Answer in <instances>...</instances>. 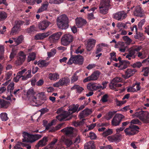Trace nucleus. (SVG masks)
I'll use <instances>...</instances> for the list:
<instances>
[{
    "instance_id": "f257e3e1",
    "label": "nucleus",
    "mask_w": 149,
    "mask_h": 149,
    "mask_svg": "<svg viewBox=\"0 0 149 149\" xmlns=\"http://www.w3.org/2000/svg\"><path fill=\"white\" fill-rule=\"evenodd\" d=\"M68 21V18L65 14L58 17L57 19V24L58 27L62 29H67L69 26Z\"/></svg>"
},
{
    "instance_id": "f03ea898",
    "label": "nucleus",
    "mask_w": 149,
    "mask_h": 149,
    "mask_svg": "<svg viewBox=\"0 0 149 149\" xmlns=\"http://www.w3.org/2000/svg\"><path fill=\"white\" fill-rule=\"evenodd\" d=\"M134 117H136L145 123H149V113L147 111L141 110L137 111L133 115Z\"/></svg>"
},
{
    "instance_id": "7ed1b4c3",
    "label": "nucleus",
    "mask_w": 149,
    "mask_h": 149,
    "mask_svg": "<svg viewBox=\"0 0 149 149\" xmlns=\"http://www.w3.org/2000/svg\"><path fill=\"white\" fill-rule=\"evenodd\" d=\"M141 48L142 47L140 46H133L130 48L128 49V53L125 54V58L129 60H131L132 58H135L136 56L135 52H139Z\"/></svg>"
},
{
    "instance_id": "20e7f679",
    "label": "nucleus",
    "mask_w": 149,
    "mask_h": 149,
    "mask_svg": "<svg viewBox=\"0 0 149 149\" xmlns=\"http://www.w3.org/2000/svg\"><path fill=\"white\" fill-rule=\"evenodd\" d=\"M35 94L33 88H30L26 93L27 97L30 101L31 104L34 106H38L39 104L38 103L36 97L34 96Z\"/></svg>"
},
{
    "instance_id": "39448f33",
    "label": "nucleus",
    "mask_w": 149,
    "mask_h": 149,
    "mask_svg": "<svg viewBox=\"0 0 149 149\" xmlns=\"http://www.w3.org/2000/svg\"><path fill=\"white\" fill-rule=\"evenodd\" d=\"M84 61V58L81 55H72L67 63L68 65H71L74 63L79 65H82Z\"/></svg>"
},
{
    "instance_id": "423d86ee",
    "label": "nucleus",
    "mask_w": 149,
    "mask_h": 149,
    "mask_svg": "<svg viewBox=\"0 0 149 149\" xmlns=\"http://www.w3.org/2000/svg\"><path fill=\"white\" fill-rule=\"evenodd\" d=\"M109 0H102L99 6L100 12L105 14L108 12L110 6Z\"/></svg>"
},
{
    "instance_id": "0eeeda50",
    "label": "nucleus",
    "mask_w": 149,
    "mask_h": 149,
    "mask_svg": "<svg viewBox=\"0 0 149 149\" xmlns=\"http://www.w3.org/2000/svg\"><path fill=\"white\" fill-rule=\"evenodd\" d=\"M139 127L136 125H133L126 128L124 130V132L126 135H133L138 132Z\"/></svg>"
},
{
    "instance_id": "6e6552de",
    "label": "nucleus",
    "mask_w": 149,
    "mask_h": 149,
    "mask_svg": "<svg viewBox=\"0 0 149 149\" xmlns=\"http://www.w3.org/2000/svg\"><path fill=\"white\" fill-rule=\"evenodd\" d=\"M73 39V37L70 34L64 35L61 38V44L64 46H67L72 42Z\"/></svg>"
},
{
    "instance_id": "1a4fd4ad",
    "label": "nucleus",
    "mask_w": 149,
    "mask_h": 149,
    "mask_svg": "<svg viewBox=\"0 0 149 149\" xmlns=\"http://www.w3.org/2000/svg\"><path fill=\"white\" fill-rule=\"evenodd\" d=\"M70 82L69 78L67 77H65L61 79L58 82L53 84V86L55 87H58L68 85Z\"/></svg>"
},
{
    "instance_id": "9d476101",
    "label": "nucleus",
    "mask_w": 149,
    "mask_h": 149,
    "mask_svg": "<svg viewBox=\"0 0 149 149\" xmlns=\"http://www.w3.org/2000/svg\"><path fill=\"white\" fill-rule=\"evenodd\" d=\"M124 118L122 114L117 113L115 114L111 121V124L114 126H117L119 125L122 119Z\"/></svg>"
},
{
    "instance_id": "9b49d317",
    "label": "nucleus",
    "mask_w": 149,
    "mask_h": 149,
    "mask_svg": "<svg viewBox=\"0 0 149 149\" xmlns=\"http://www.w3.org/2000/svg\"><path fill=\"white\" fill-rule=\"evenodd\" d=\"M100 73L97 71L94 72L90 76L85 78L83 80L84 82H86L90 81L96 80L97 79Z\"/></svg>"
},
{
    "instance_id": "f8f14e48",
    "label": "nucleus",
    "mask_w": 149,
    "mask_h": 149,
    "mask_svg": "<svg viewBox=\"0 0 149 149\" xmlns=\"http://www.w3.org/2000/svg\"><path fill=\"white\" fill-rule=\"evenodd\" d=\"M62 34V33L61 32H58L53 34L49 37V39L50 42L52 43L56 42L59 39Z\"/></svg>"
},
{
    "instance_id": "ddd939ff",
    "label": "nucleus",
    "mask_w": 149,
    "mask_h": 149,
    "mask_svg": "<svg viewBox=\"0 0 149 149\" xmlns=\"http://www.w3.org/2000/svg\"><path fill=\"white\" fill-rule=\"evenodd\" d=\"M137 71L134 68L127 69L125 72V74H122V77L125 79H127L133 75Z\"/></svg>"
},
{
    "instance_id": "4468645a",
    "label": "nucleus",
    "mask_w": 149,
    "mask_h": 149,
    "mask_svg": "<svg viewBox=\"0 0 149 149\" xmlns=\"http://www.w3.org/2000/svg\"><path fill=\"white\" fill-rule=\"evenodd\" d=\"M51 24V23L48 21L45 20L40 22L39 24L38 27L41 31L45 30Z\"/></svg>"
},
{
    "instance_id": "2eb2a0df",
    "label": "nucleus",
    "mask_w": 149,
    "mask_h": 149,
    "mask_svg": "<svg viewBox=\"0 0 149 149\" xmlns=\"http://www.w3.org/2000/svg\"><path fill=\"white\" fill-rule=\"evenodd\" d=\"M19 57L16 61V64L17 65H21L26 59V55L22 52H20L18 54Z\"/></svg>"
},
{
    "instance_id": "dca6fc26",
    "label": "nucleus",
    "mask_w": 149,
    "mask_h": 149,
    "mask_svg": "<svg viewBox=\"0 0 149 149\" xmlns=\"http://www.w3.org/2000/svg\"><path fill=\"white\" fill-rule=\"evenodd\" d=\"M127 16L126 13L123 11H121L115 14L113 18L116 20L120 21L124 19Z\"/></svg>"
},
{
    "instance_id": "f3484780",
    "label": "nucleus",
    "mask_w": 149,
    "mask_h": 149,
    "mask_svg": "<svg viewBox=\"0 0 149 149\" xmlns=\"http://www.w3.org/2000/svg\"><path fill=\"white\" fill-rule=\"evenodd\" d=\"M96 40L93 38L89 39L87 40V44L86 45V50L88 51H91L95 46Z\"/></svg>"
},
{
    "instance_id": "a211bd4d",
    "label": "nucleus",
    "mask_w": 149,
    "mask_h": 149,
    "mask_svg": "<svg viewBox=\"0 0 149 149\" xmlns=\"http://www.w3.org/2000/svg\"><path fill=\"white\" fill-rule=\"evenodd\" d=\"M141 87L140 84L137 83L127 88V91L128 92H134L139 90Z\"/></svg>"
},
{
    "instance_id": "6ab92c4d",
    "label": "nucleus",
    "mask_w": 149,
    "mask_h": 149,
    "mask_svg": "<svg viewBox=\"0 0 149 149\" xmlns=\"http://www.w3.org/2000/svg\"><path fill=\"white\" fill-rule=\"evenodd\" d=\"M76 24L78 28H81L87 24L86 20L82 18H77L75 19Z\"/></svg>"
},
{
    "instance_id": "aec40b11",
    "label": "nucleus",
    "mask_w": 149,
    "mask_h": 149,
    "mask_svg": "<svg viewBox=\"0 0 149 149\" xmlns=\"http://www.w3.org/2000/svg\"><path fill=\"white\" fill-rule=\"evenodd\" d=\"M48 141V138L46 137H44L42 139L40 140L37 144L36 146V147L38 148L40 147H43L46 145L47 144V142Z\"/></svg>"
},
{
    "instance_id": "412c9836",
    "label": "nucleus",
    "mask_w": 149,
    "mask_h": 149,
    "mask_svg": "<svg viewBox=\"0 0 149 149\" xmlns=\"http://www.w3.org/2000/svg\"><path fill=\"white\" fill-rule=\"evenodd\" d=\"M134 14L135 16L140 17H143L144 15L142 13L141 8L139 6L135 7L134 11Z\"/></svg>"
},
{
    "instance_id": "4be33fe9",
    "label": "nucleus",
    "mask_w": 149,
    "mask_h": 149,
    "mask_svg": "<svg viewBox=\"0 0 149 149\" xmlns=\"http://www.w3.org/2000/svg\"><path fill=\"white\" fill-rule=\"evenodd\" d=\"M115 47L118 49L120 52H125L127 46L125 45L123 42H120L116 44Z\"/></svg>"
},
{
    "instance_id": "5701e85b",
    "label": "nucleus",
    "mask_w": 149,
    "mask_h": 149,
    "mask_svg": "<svg viewBox=\"0 0 149 149\" xmlns=\"http://www.w3.org/2000/svg\"><path fill=\"white\" fill-rule=\"evenodd\" d=\"M70 115L69 111H65L56 117V118L60 121L64 120Z\"/></svg>"
},
{
    "instance_id": "b1692460",
    "label": "nucleus",
    "mask_w": 149,
    "mask_h": 149,
    "mask_svg": "<svg viewBox=\"0 0 149 149\" xmlns=\"http://www.w3.org/2000/svg\"><path fill=\"white\" fill-rule=\"evenodd\" d=\"M59 74L56 72L50 73L48 75V78L52 81H56L59 79Z\"/></svg>"
},
{
    "instance_id": "393cba45",
    "label": "nucleus",
    "mask_w": 149,
    "mask_h": 149,
    "mask_svg": "<svg viewBox=\"0 0 149 149\" xmlns=\"http://www.w3.org/2000/svg\"><path fill=\"white\" fill-rule=\"evenodd\" d=\"M73 127H70L63 128L61 130V132L66 135H69L73 133Z\"/></svg>"
},
{
    "instance_id": "a878e982",
    "label": "nucleus",
    "mask_w": 149,
    "mask_h": 149,
    "mask_svg": "<svg viewBox=\"0 0 149 149\" xmlns=\"http://www.w3.org/2000/svg\"><path fill=\"white\" fill-rule=\"evenodd\" d=\"M49 35V32L39 33L35 36V38L36 40L43 39L44 38L48 36Z\"/></svg>"
},
{
    "instance_id": "bb28decb",
    "label": "nucleus",
    "mask_w": 149,
    "mask_h": 149,
    "mask_svg": "<svg viewBox=\"0 0 149 149\" xmlns=\"http://www.w3.org/2000/svg\"><path fill=\"white\" fill-rule=\"evenodd\" d=\"M95 146L93 141H89L85 144V149H94Z\"/></svg>"
},
{
    "instance_id": "cd10ccee",
    "label": "nucleus",
    "mask_w": 149,
    "mask_h": 149,
    "mask_svg": "<svg viewBox=\"0 0 149 149\" xmlns=\"http://www.w3.org/2000/svg\"><path fill=\"white\" fill-rule=\"evenodd\" d=\"M91 110L88 109H86L80 113V116L81 118H84L85 116L91 114Z\"/></svg>"
},
{
    "instance_id": "c85d7f7f",
    "label": "nucleus",
    "mask_w": 149,
    "mask_h": 149,
    "mask_svg": "<svg viewBox=\"0 0 149 149\" xmlns=\"http://www.w3.org/2000/svg\"><path fill=\"white\" fill-rule=\"evenodd\" d=\"M23 138L22 139L23 142H29L31 134L26 132H24L22 133Z\"/></svg>"
},
{
    "instance_id": "c756f323",
    "label": "nucleus",
    "mask_w": 149,
    "mask_h": 149,
    "mask_svg": "<svg viewBox=\"0 0 149 149\" xmlns=\"http://www.w3.org/2000/svg\"><path fill=\"white\" fill-rule=\"evenodd\" d=\"M12 39L16 43L17 45L21 43L24 39V37L22 35H21L18 37L17 38H13Z\"/></svg>"
},
{
    "instance_id": "7c9ffc66",
    "label": "nucleus",
    "mask_w": 149,
    "mask_h": 149,
    "mask_svg": "<svg viewBox=\"0 0 149 149\" xmlns=\"http://www.w3.org/2000/svg\"><path fill=\"white\" fill-rule=\"evenodd\" d=\"M10 102H9L5 101L3 100H0L1 108H7L10 105Z\"/></svg>"
},
{
    "instance_id": "2f4dec72",
    "label": "nucleus",
    "mask_w": 149,
    "mask_h": 149,
    "mask_svg": "<svg viewBox=\"0 0 149 149\" xmlns=\"http://www.w3.org/2000/svg\"><path fill=\"white\" fill-rule=\"evenodd\" d=\"M22 1L24 2L26 1L27 3L30 5H34L35 2H36L38 4L41 3L42 2V0H21Z\"/></svg>"
},
{
    "instance_id": "473e14b6",
    "label": "nucleus",
    "mask_w": 149,
    "mask_h": 149,
    "mask_svg": "<svg viewBox=\"0 0 149 149\" xmlns=\"http://www.w3.org/2000/svg\"><path fill=\"white\" fill-rule=\"evenodd\" d=\"M109 140L111 142H119L120 140V137L117 135L109 136Z\"/></svg>"
},
{
    "instance_id": "72a5a7b5",
    "label": "nucleus",
    "mask_w": 149,
    "mask_h": 149,
    "mask_svg": "<svg viewBox=\"0 0 149 149\" xmlns=\"http://www.w3.org/2000/svg\"><path fill=\"white\" fill-rule=\"evenodd\" d=\"M72 90L76 89L77 92L78 93H80L84 90L83 88L79 86L78 85H75L72 86L71 88Z\"/></svg>"
},
{
    "instance_id": "f704fd0d",
    "label": "nucleus",
    "mask_w": 149,
    "mask_h": 149,
    "mask_svg": "<svg viewBox=\"0 0 149 149\" xmlns=\"http://www.w3.org/2000/svg\"><path fill=\"white\" fill-rule=\"evenodd\" d=\"M48 5V3L47 2L45 3L42 5L40 8L38 10L37 13L41 12L47 9Z\"/></svg>"
},
{
    "instance_id": "c9c22d12",
    "label": "nucleus",
    "mask_w": 149,
    "mask_h": 149,
    "mask_svg": "<svg viewBox=\"0 0 149 149\" xmlns=\"http://www.w3.org/2000/svg\"><path fill=\"white\" fill-rule=\"evenodd\" d=\"M22 89L21 88L18 89H16L14 90L13 93L15 95L16 97H19L21 95L22 92Z\"/></svg>"
},
{
    "instance_id": "e433bc0d",
    "label": "nucleus",
    "mask_w": 149,
    "mask_h": 149,
    "mask_svg": "<svg viewBox=\"0 0 149 149\" xmlns=\"http://www.w3.org/2000/svg\"><path fill=\"white\" fill-rule=\"evenodd\" d=\"M129 63L128 61H123V62L119 64V68L121 70H123L126 69L127 67V65L126 63Z\"/></svg>"
},
{
    "instance_id": "4c0bfd02",
    "label": "nucleus",
    "mask_w": 149,
    "mask_h": 149,
    "mask_svg": "<svg viewBox=\"0 0 149 149\" xmlns=\"http://www.w3.org/2000/svg\"><path fill=\"white\" fill-rule=\"evenodd\" d=\"M134 38L136 39L142 40L144 38V36L143 33L138 32L137 31L136 32V35L134 36Z\"/></svg>"
},
{
    "instance_id": "58836bf2",
    "label": "nucleus",
    "mask_w": 149,
    "mask_h": 149,
    "mask_svg": "<svg viewBox=\"0 0 149 149\" xmlns=\"http://www.w3.org/2000/svg\"><path fill=\"white\" fill-rule=\"evenodd\" d=\"M141 72H143L142 74L144 76H148L149 73V68L148 67H143L142 69Z\"/></svg>"
},
{
    "instance_id": "ea45409f",
    "label": "nucleus",
    "mask_w": 149,
    "mask_h": 149,
    "mask_svg": "<svg viewBox=\"0 0 149 149\" xmlns=\"http://www.w3.org/2000/svg\"><path fill=\"white\" fill-rule=\"evenodd\" d=\"M36 57V54L34 52H32L29 54L27 59L28 62L34 60Z\"/></svg>"
},
{
    "instance_id": "a19ab883",
    "label": "nucleus",
    "mask_w": 149,
    "mask_h": 149,
    "mask_svg": "<svg viewBox=\"0 0 149 149\" xmlns=\"http://www.w3.org/2000/svg\"><path fill=\"white\" fill-rule=\"evenodd\" d=\"M122 79L120 77H116L114 78L111 81L110 85V87H111V84L120 82L122 81Z\"/></svg>"
},
{
    "instance_id": "79ce46f5",
    "label": "nucleus",
    "mask_w": 149,
    "mask_h": 149,
    "mask_svg": "<svg viewBox=\"0 0 149 149\" xmlns=\"http://www.w3.org/2000/svg\"><path fill=\"white\" fill-rule=\"evenodd\" d=\"M48 64V63H46V61L43 60H40L38 64V65L40 67H43L47 66Z\"/></svg>"
},
{
    "instance_id": "37998d69",
    "label": "nucleus",
    "mask_w": 149,
    "mask_h": 149,
    "mask_svg": "<svg viewBox=\"0 0 149 149\" xmlns=\"http://www.w3.org/2000/svg\"><path fill=\"white\" fill-rule=\"evenodd\" d=\"M7 13L3 11L0 12V21L4 20L7 17Z\"/></svg>"
},
{
    "instance_id": "c03bdc74",
    "label": "nucleus",
    "mask_w": 149,
    "mask_h": 149,
    "mask_svg": "<svg viewBox=\"0 0 149 149\" xmlns=\"http://www.w3.org/2000/svg\"><path fill=\"white\" fill-rule=\"evenodd\" d=\"M4 47L3 45H0V60L3 58V54L4 52Z\"/></svg>"
},
{
    "instance_id": "a18cd8bd",
    "label": "nucleus",
    "mask_w": 149,
    "mask_h": 149,
    "mask_svg": "<svg viewBox=\"0 0 149 149\" xmlns=\"http://www.w3.org/2000/svg\"><path fill=\"white\" fill-rule=\"evenodd\" d=\"M116 111H109L108 112L106 116V118L107 120H109L113 116L114 114L116 113Z\"/></svg>"
},
{
    "instance_id": "49530a36",
    "label": "nucleus",
    "mask_w": 149,
    "mask_h": 149,
    "mask_svg": "<svg viewBox=\"0 0 149 149\" xmlns=\"http://www.w3.org/2000/svg\"><path fill=\"white\" fill-rule=\"evenodd\" d=\"M56 53V49H52L49 52H47V54L48 57L49 58H50L52 57H53L54 56Z\"/></svg>"
},
{
    "instance_id": "de8ad7c7",
    "label": "nucleus",
    "mask_w": 149,
    "mask_h": 149,
    "mask_svg": "<svg viewBox=\"0 0 149 149\" xmlns=\"http://www.w3.org/2000/svg\"><path fill=\"white\" fill-rule=\"evenodd\" d=\"M14 83H11L7 87L8 91H10V93L13 92L14 88Z\"/></svg>"
},
{
    "instance_id": "09e8293b",
    "label": "nucleus",
    "mask_w": 149,
    "mask_h": 149,
    "mask_svg": "<svg viewBox=\"0 0 149 149\" xmlns=\"http://www.w3.org/2000/svg\"><path fill=\"white\" fill-rule=\"evenodd\" d=\"M142 62L141 63L140 62H137L132 65L131 66L134 68H139L142 66Z\"/></svg>"
},
{
    "instance_id": "8fccbe9b",
    "label": "nucleus",
    "mask_w": 149,
    "mask_h": 149,
    "mask_svg": "<svg viewBox=\"0 0 149 149\" xmlns=\"http://www.w3.org/2000/svg\"><path fill=\"white\" fill-rule=\"evenodd\" d=\"M0 117L2 121H6L8 119L7 114L6 113H2L0 115Z\"/></svg>"
},
{
    "instance_id": "3c124183",
    "label": "nucleus",
    "mask_w": 149,
    "mask_h": 149,
    "mask_svg": "<svg viewBox=\"0 0 149 149\" xmlns=\"http://www.w3.org/2000/svg\"><path fill=\"white\" fill-rule=\"evenodd\" d=\"M63 141L67 147H70L73 143L72 141L68 139H65Z\"/></svg>"
},
{
    "instance_id": "603ef678",
    "label": "nucleus",
    "mask_w": 149,
    "mask_h": 149,
    "mask_svg": "<svg viewBox=\"0 0 149 149\" xmlns=\"http://www.w3.org/2000/svg\"><path fill=\"white\" fill-rule=\"evenodd\" d=\"M123 38L124 40L128 45L130 44L132 42V40L127 36H126L123 37Z\"/></svg>"
},
{
    "instance_id": "864d4df0",
    "label": "nucleus",
    "mask_w": 149,
    "mask_h": 149,
    "mask_svg": "<svg viewBox=\"0 0 149 149\" xmlns=\"http://www.w3.org/2000/svg\"><path fill=\"white\" fill-rule=\"evenodd\" d=\"M115 102H116V104L117 106H120L125 103L126 101L125 100L119 101L116 98L115 100Z\"/></svg>"
},
{
    "instance_id": "5fc2aeb1",
    "label": "nucleus",
    "mask_w": 149,
    "mask_h": 149,
    "mask_svg": "<svg viewBox=\"0 0 149 149\" xmlns=\"http://www.w3.org/2000/svg\"><path fill=\"white\" fill-rule=\"evenodd\" d=\"M112 131L111 129H109L107 130L103 133L102 135L104 137H106L112 134Z\"/></svg>"
},
{
    "instance_id": "6e6d98bb",
    "label": "nucleus",
    "mask_w": 149,
    "mask_h": 149,
    "mask_svg": "<svg viewBox=\"0 0 149 149\" xmlns=\"http://www.w3.org/2000/svg\"><path fill=\"white\" fill-rule=\"evenodd\" d=\"M36 31V28L34 26H32L27 29V31L28 33H31L33 32H34Z\"/></svg>"
},
{
    "instance_id": "4d7b16f0",
    "label": "nucleus",
    "mask_w": 149,
    "mask_h": 149,
    "mask_svg": "<svg viewBox=\"0 0 149 149\" xmlns=\"http://www.w3.org/2000/svg\"><path fill=\"white\" fill-rule=\"evenodd\" d=\"M18 29L17 26H14L12 29L10 33V35L12 36L15 34L17 32Z\"/></svg>"
},
{
    "instance_id": "13d9d810",
    "label": "nucleus",
    "mask_w": 149,
    "mask_h": 149,
    "mask_svg": "<svg viewBox=\"0 0 149 149\" xmlns=\"http://www.w3.org/2000/svg\"><path fill=\"white\" fill-rule=\"evenodd\" d=\"M64 0H49V3L52 4H59L62 3Z\"/></svg>"
},
{
    "instance_id": "bf43d9fd",
    "label": "nucleus",
    "mask_w": 149,
    "mask_h": 149,
    "mask_svg": "<svg viewBox=\"0 0 149 149\" xmlns=\"http://www.w3.org/2000/svg\"><path fill=\"white\" fill-rule=\"evenodd\" d=\"M93 91L97 90H100L102 88V86L99 84H97L94 83Z\"/></svg>"
},
{
    "instance_id": "052dcab7",
    "label": "nucleus",
    "mask_w": 149,
    "mask_h": 149,
    "mask_svg": "<svg viewBox=\"0 0 149 149\" xmlns=\"http://www.w3.org/2000/svg\"><path fill=\"white\" fill-rule=\"evenodd\" d=\"M78 77L76 73H75L72 76L71 79V82L73 83L74 82L77 81L78 79Z\"/></svg>"
},
{
    "instance_id": "680f3d73",
    "label": "nucleus",
    "mask_w": 149,
    "mask_h": 149,
    "mask_svg": "<svg viewBox=\"0 0 149 149\" xmlns=\"http://www.w3.org/2000/svg\"><path fill=\"white\" fill-rule=\"evenodd\" d=\"M12 73V72L11 71H10L6 73L5 75V79L7 80L10 79L11 77Z\"/></svg>"
},
{
    "instance_id": "e2e57ef3",
    "label": "nucleus",
    "mask_w": 149,
    "mask_h": 149,
    "mask_svg": "<svg viewBox=\"0 0 149 149\" xmlns=\"http://www.w3.org/2000/svg\"><path fill=\"white\" fill-rule=\"evenodd\" d=\"M77 108L78 106H76L69 108L68 111H69L70 112V115L73 113L76 112L77 111Z\"/></svg>"
},
{
    "instance_id": "0e129e2a",
    "label": "nucleus",
    "mask_w": 149,
    "mask_h": 149,
    "mask_svg": "<svg viewBox=\"0 0 149 149\" xmlns=\"http://www.w3.org/2000/svg\"><path fill=\"white\" fill-rule=\"evenodd\" d=\"M93 85L94 83H88L87 86V89L91 91H93Z\"/></svg>"
},
{
    "instance_id": "69168bd1",
    "label": "nucleus",
    "mask_w": 149,
    "mask_h": 149,
    "mask_svg": "<svg viewBox=\"0 0 149 149\" xmlns=\"http://www.w3.org/2000/svg\"><path fill=\"white\" fill-rule=\"evenodd\" d=\"M130 123L132 124H138L139 125H141V123L138 119H134L132 120L131 121Z\"/></svg>"
},
{
    "instance_id": "338daca9",
    "label": "nucleus",
    "mask_w": 149,
    "mask_h": 149,
    "mask_svg": "<svg viewBox=\"0 0 149 149\" xmlns=\"http://www.w3.org/2000/svg\"><path fill=\"white\" fill-rule=\"evenodd\" d=\"M117 26L119 29H120V28L122 27L125 28L126 26V25L124 23L119 22L117 24Z\"/></svg>"
},
{
    "instance_id": "774afa93",
    "label": "nucleus",
    "mask_w": 149,
    "mask_h": 149,
    "mask_svg": "<svg viewBox=\"0 0 149 149\" xmlns=\"http://www.w3.org/2000/svg\"><path fill=\"white\" fill-rule=\"evenodd\" d=\"M89 137L91 139L93 140L97 138L96 134L92 132L90 133Z\"/></svg>"
}]
</instances>
